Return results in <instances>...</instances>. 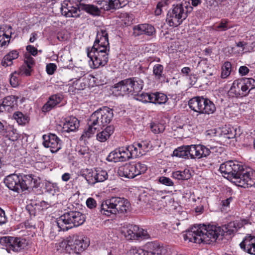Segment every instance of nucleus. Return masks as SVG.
Returning a JSON list of instances; mask_svg holds the SVG:
<instances>
[{"mask_svg": "<svg viewBox=\"0 0 255 255\" xmlns=\"http://www.w3.org/2000/svg\"><path fill=\"white\" fill-rule=\"evenodd\" d=\"M147 169V166L141 162H129L120 166L118 173L121 177L133 178L145 173Z\"/></svg>", "mask_w": 255, "mask_h": 255, "instance_id": "nucleus-9", "label": "nucleus"}, {"mask_svg": "<svg viewBox=\"0 0 255 255\" xmlns=\"http://www.w3.org/2000/svg\"><path fill=\"white\" fill-rule=\"evenodd\" d=\"M248 223V220L242 219L230 222L222 227L216 226H209V233L212 242H215L220 236H230L233 237L238 231Z\"/></svg>", "mask_w": 255, "mask_h": 255, "instance_id": "nucleus-4", "label": "nucleus"}, {"mask_svg": "<svg viewBox=\"0 0 255 255\" xmlns=\"http://www.w3.org/2000/svg\"><path fill=\"white\" fill-rule=\"evenodd\" d=\"M128 151L130 152L132 158H135L142 156L140 152H139V149L136 142L128 145Z\"/></svg>", "mask_w": 255, "mask_h": 255, "instance_id": "nucleus-43", "label": "nucleus"}, {"mask_svg": "<svg viewBox=\"0 0 255 255\" xmlns=\"http://www.w3.org/2000/svg\"><path fill=\"white\" fill-rule=\"evenodd\" d=\"M187 8L182 4L173 5L168 13V22L170 26L177 27L187 17Z\"/></svg>", "mask_w": 255, "mask_h": 255, "instance_id": "nucleus-13", "label": "nucleus"}, {"mask_svg": "<svg viewBox=\"0 0 255 255\" xmlns=\"http://www.w3.org/2000/svg\"><path fill=\"white\" fill-rule=\"evenodd\" d=\"M90 241L88 238H79L78 237H70L69 239L63 242V247L65 246V250L69 254H79L85 250L89 246Z\"/></svg>", "mask_w": 255, "mask_h": 255, "instance_id": "nucleus-11", "label": "nucleus"}, {"mask_svg": "<svg viewBox=\"0 0 255 255\" xmlns=\"http://www.w3.org/2000/svg\"><path fill=\"white\" fill-rule=\"evenodd\" d=\"M114 131L113 126H107L104 130L97 134V139L100 142H105L109 138Z\"/></svg>", "mask_w": 255, "mask_h": 255, "instance_id": "nucleus-29", "label": "nucleus"}, {"mask_svg": "<svg viewBox=\"0 0 255 255\" xmlns=\"http://www.w3.org/2000/svg\"><path fill=\"white\" fill-rule=\"evenodd\" d=\"M98 4L101 6V9L109 11L118 9L116 0H100Z\"/></svg>", "mask_w": 255, "mask_h": 255, "instance_id": "nucleus-32", "label": "nucleus"}, {"mask_svg": "<svg viewBox=\"0 0 255 255\" xmlns=\"http://www.w3.org/2000/svg\"><path fill=\"white\" fill-rule=\"evenodd\" d=\"M89 49V48L87 49V56L93 62L94 68L104 66L107 63L109 60V49H106L104 47H92L91 50Z\"/></svg>", "mask_w": 255, "mask_h": 255, "instance_id": "nucleus-12", "label": "nucleus"}, {"mask_svg": "<svg viewBox=\"0 0 255 255\" xmlns=\"http://www.w3.org/2000/svg\"><path fill=\"white\" fill-rule=\"evenodd\" d=\"M24 63L29 68H32L35 63L34 58L30 55H27L25 57Z\"/></svg>", "mask_w": 255, "mask_h": 255, "instance_id": "nucleus-56", "label": "nucleus"}, {"mask_svg": "<svg viewBox=\"0 0 255 255\" xmlns=\"http://www.w3.org/2000/svg\"><path fill=\"white\" fill-rule=\"evenodd\" d=\"M249 71V69L245 66H241L239 69V72L242 75H247Z\"/></svg>", "mask_w": 255, "mask_h": 255, "instance_id": "nucleus-61", "label": "nucleus"}, {"mask_svg": "<svg viewBox=\"0 0 255 255\" xmlns=\"http://www.w3.org/2000/svg\"><path fill=\"white\" fill-rule=\"evenodd\" d=\"M228 20L222 19L219 24L215 27V29L217 31H226L231 27L228 26Z\"/></svg>", "mask_w": 255, "mask_h": 255, "instance_id": "nucleus-48", "label": "nucleus"}, {"mask_svg": "<svg viewBox=\"0 0 255 255\" xmlns=\"http://www.w3.org/2000/svg\"><path fill=\"white\" fill-rule=\"evenodd\" d=\"M31 68H29L27 66H22L17 72L20 76H29L30 75Z\"/></svg>", "mask_w": 255, "mask_h": 255, "instance_id": "nucleus-52", "label": "nucleus"}, {"mask_svg": "<svg viewBox=\"0 0 255 255\" xmlns=\"http://www.w3.org/2000/svg\"><path fill=\"white\" fill-rule=\"evenodd\" d=\"M172 177L177 180H188L191 177L190 171L188 169H185L181 171H174L172 173Z\"/></svg>", "mask_w": 255, "mask_h": 255, "instance_id": "nucleus-35", "label": "nucleus"}, {"mask_svg": "<svg viewBox=\"0 0 255 255\" xmlns=\"http://www.w3.org/2000/svg\"><path fill=\"white\" fill-rule=\"evenodd\" d=\"M133 34L138 36L142 34L152 36L155 34L156 30L153 26L148 23L139 24L133 27Z\"/></svg>", "mask_w": 255, "mask_h": 255, "instance_id": "nucleus-21", "label": "nucleus"}, {"mask_svg": "<svg viewBox=\"0 0 255 255\" xmlns=\"http://www.w3.org/2000/svg\"><path fill=\"white\" fill-rule=\"evenodd\" d=\"M190 159H201L209 156L208 147L202 144L190 145Z\"/></svg>", "mask_w": 255, "mask_h": 255, "instance_id": "nucleus-18", "label": "nucleus"}, {"mask_svg": "<svg viewBox=\"0 0 255 255\" xmlns=\"http://www.w3.org/2000/svg\"><path fill=\"white\" fill-rule=\"evenodd\" d=\"M63 100V95L58 93L50 96L47 102L43 106L42 111L44 113L48 112L52 109L59 106V105Z\"/></svg>", "mask_w": 255, "mask_h": 255, "instance_id": "nucleus-22", "label": "nucleus"}, {"mask_svg": "<svg viewBox=\"0 0 255 255\" xmlns=\"http://www.w3.org/2000/svg\"><path fill=\"white\" fill-rule=\"evenodd\" d=\"M209 155L212 153L214 155L218 156L219 154H221L223 152L224 149L222 147L209 146Z\"/></svg>", "mask_w": 255, "mask_h": 255, "instance_id": "nucleus-50", "label": "nucleus"}, {"mask_svg": "<svg viewBox=\"0 0 255 255\" xmlns=\"http://www.w3.org/2000/svg\"><path fill=\"white\" fill-rule=\"evenodd\" d=\"M113 118V110L104 107L94 112L90 118V122L93 126L98 127L100 130L110 123Z\"/></svg>", "mask_w": 255, "mask_h": 255, "instance_id": "nucleus-8", "label": "nucleus"}, {"mask_svg": "<svg viewBox=\"0 0 255 255\" xmlns=\"http://www.w3.org/2000/svg\"><path fill=\"white\" fill-rule=\"evenodd\" d=\"M45 189L48 192L53 195L59 192L60 191V189L57 183L50 181L46 182Z\"/></svg>", "mask_w": 255, "mask_h": 255, "instance_id": "nucleus-40", "label": "nucleus"}, {"mask_svg": "<svg viewBox=\"0 0 255 255\" xmlns=\"http://www.w3.org/2000/svg\"><path fill=\"white\" fill-rule=\"evenodd\" d=\"M154 247L155 244L153 243H147L143 249L132 247L128 252V255H163L165 250L164 247H157L152 250H149Z\"/></svg>", "mask_w": 255, "mask_h": 255, "instance_id": "nucleus-14", "label": "nucleus"}, {"mask_svg": "<svg viewBox=\"0 0 255 255\" xmlns=\"http://www.w3.org/2000/svg\"><path fill=\"white\" fill-rule=\"evenodd\" d=\"M121 154V162H125L130 159H133L131 153L128 151V145L126 147H122L119 148Z\"/></svg>", "mask_w": 255, "mask_h": 255, "instance_id": "nucleus-37", "label": "nucleus"}, {"mask_svg": "<svg viewBox=\"0 0 255 255\" xmlns=\"http://www.w3.org/2000/svg\"><path fill=\"white\" fill-rule=\"evenodd\" d=\"M26 49L33 56H35L37 54V49L33 46L27 45Z\"/></svg>", "mask_w": 255, "mask_h": 255, "instance_id": "nucleus-60", "label": "nucleus"}, {"mask_svg": "<svg viewBox=\"0 0 255 255\" xmlns=\"http://www.w3.org/2000/svg\"><path fill=\"white\" fill-rule=\"evenodd\" d=\"M92 47H104L106 49H109L108 33L106 29L100 28L98 30L96 38Z\"/></svg>", "mask_w": 255, "mask_h": 255, "instance_id": "nucleus-19", "label": "nucleus"}, {"mask_svg": "<svg viewBox=\"0 0 255 255\" xmlns=\"http://www.w3.org/2000/svg\"><path fill=\"white\" fill-rule=\"evenodd\" d=\"M4 183L9 189L19 192L29 188L38 187L40 184V179L31 174L19 175L13 174L5 178Z\"/></svg>", "mask_w": 255, "mask_h": 255, "instance_id": "nucleus-2", "label": "nucleus"}, {"mask_svg": "<svg viewBox=\"0 0 255 255\" xmlns=\"http://www.w3.org/2000/svg\"><path fill=\"white\" fill-rule=\"evenodd\" d=\"M7 221V218L5 216L4 211L0 208V225L5 224Z\"/></svg>", "mask_w": 255, "mask_h": 255, "instance_id": "nucleus-59", "label": "nucleus"}, {"mask_svg": "<svg viewBox=\"0 0 255 255\" xmlns=\"http://www.w3.org/2000/svg\"><path fill=\"white\" fill-rule=\"evenodd\" d=\"M130 204L124 198L113 197L102 202L99 211L101 214L110 217L118 213L125 214L129 210Z\"/></svg>", "mask_w": 255, "mask_h": 255, "instance_id": "nucleus-3", "label": "nucleus"}, {"mask_svg": "<svg viewBox=\"0 0 255 255\" xmlns=\"http://www.w3.org/2000/svg\"><path fill=\"white\" fill-rule=\"evenodd\" d=\"M79 127V121L74 117L67 118L64 123L62 127L63 132H69L76 130Z\"/></svg>", "mask_w": 255, "mask_h": 255, "instance_id": "nucleus-24", "label": "nucleus"}, {"mask_svg": "<svg viewBox=\"0 0 255 255\" xmlns=\"http://www.w3.org/2000/svg\"><path fill=\"white\" fill-rule=\"evenodd\" d=\"M57 69V66L54 63H49L46 65V70L48 74L52 75Z\"/></svg>", "mask_w": 255, "mask_h": 255, "instance_id": "nucleus-55", "label": "nucleus"}, {"mask_svg": "<svg viewBox=\"0 0 255 255\" xmlns=\"http://www.w3.org/2000/svg\"><path fill=\"white\" fill-rule=\"evenodd\" d=\"M13 118L19 125H25L29 122V118L21 112H16L13 114Z\"/></svg>", "mask_w": 255, "mask_h": 255, "instance_id": "nucleus-38", "label": "nucleus"}, {"mask_svg": "<svg viewBox=\"0 0 255 255\" xmlns=\"http://www.w3.org/2000/svg\"><path fill=\"white\" fill-rule=\"evenodd\" d=\"M197 113L198 114L196 115V119H197L198 122L199 123H204L207 120V118L206 117V114L202 112Z\"/></svg>", "mask_w": 255, "mask_h": 255, "instance_id": "nucleus-58", "label": "nucleus"}, {"mask_svg": "<svg viewBox=\"0 0 255 255\" xmlns=\"http://www.w3.org/2000/svg\"><path fill=\"white\" fill-rule=\"evenodd\" d=\"M89 127L87 129H85L81 136V138L83 140H85V138L91 137L96 132V130L100 131V129L98 128V127L96 126H93L90 124V122L89 123Z\"/></svg>", "mask_w": 255, "mask_h": 255, "instance_id": "nucleus-39", "label": "nucleus"}, {"mask_svg": "<svg viewBox=\"0 0 255 255\" xmlns=\"http://www.w3.org/2000/svg\"><path fill=\"white\" fill-rule=\"evenodd\" d=\"M219 169L238 186L245 188L255 185V172L237 161H226L220 165Z\"/></svg>", "mask_w": 255, "mask_h": 255, "instance_id": "nucleus-1", "label": "nucleus"}, {"mask_svg": "<svg viewBox=\"0 0 255 255\" xmlns=\"http://www.w3.org/2000/svg\"><path fill=\"white\" fill-rule=\"evenodd\" d=\"M87 172L85 179L89 184L104 182L108 178L107 171L101 168L88 169Z\"/></svg>", "mask_w": 255, "mask_h": 255, "instance_id": "nucleus-16", "label": "nucleus"}, {"mask_svg": "<svg viewBox=\"0 0 255 255\" xmlns=\"http://www.w3.org/2000/svg\"><path fill=\"white\" fill-rule=\"evenodd\" d=\"M221 134L225 138L231 139L240 135V129L232 127L225 126L222 129Z\"/></svg>", "mask_w": 255, "mask_h": 255, "instance_id": "nucleus-28", "label": "nucleus"}, {"mask_svg": "<svg viewBox=\"0 0 255 255\" xmlns=\"http://www.w3.org/2000/svg\"><path fill=\"white\" fill-rule=\"evenodd\" d=\"M156 99L154 104H164L168 100L167 96L163 93H155Z\"/></svg>", "mask_w": 255, "mask_h": 255, "instance_id": "nucleus-47", "label": "nucleus"}, {"mask_svg": "<svg viewBox=\"0 0 255 255\" xmlns=\"http://www.w3.org/2000/svg\"><path fill=\"white\" fill-rule=\"evenodd\" d=\"M148 93H138L137 95H135L134 97H135V99L137 100L141 101L143 103H147V95Z\"/></svg>", "mask_w": 255, "mask_h": 255, "instance_id": "nucleus-54", "label": "nucleus"}, {"mask_svg": "<svg viewBox=\"0 0 255 255\" xmlns=\"http://www.w3.org/2000/svg\"><path fill=\"white\" fill-rule=\"evenodd\" d=\"M139 227L134 225H129L126 228L125 236L128 240H137Z\"/></svg>", "mask_w": 255, "mask_h": 255, "instance_id": "nucleus-33", "label": "nucleus"}, {"mask_svg": "<svg viewBox=\"0 0 255 255\" xmlns=\"http://www.w3.org/2000/svg\"><path fill=\"white\" fill-rule=\"evenodd\" d=\"M121 154L119 149H116L115 151L111 152L107 157V160L111 162H121Z\"/></svg>", "mask_w": 255, "mask_h": 255, "instance_id": "nucleus-42", "label": "nucleus"}, {"mask_svg": "<svg viewBox=\"0 0 255 255\" xmlns=\"http://www.w3.org/2000/svg\"><path fill=\"white\" fill-rule=\"evenodd\" d=\"M18 57V52L16 50H12L5 55L1 60V65L4 67L11 66L12 60L16 59Z\"/></svg>", "mask_w": 255, "mask_h": 255, "instance_id": "nucleus-34", "label": "nucleus"}, {"mask_svg": "<svg viewBox=\"0 0 255 255\" xmlns=\"http://www.w3.org/2000/svg\"><path fill=\"white\" fill-rule=\"evenodd\" d=\"M165 128V127L163 124L154 123L150 124L151 130L155 134L163 132Z\"/></svg>", "mask_w": 255, "mask_h": 255, "instance_id": "nucleus-44", "label": "nucleus"}, {"mask_svg": "<svg viewBox=\"0 0 255 255\" xmlns=\"http://www.w3.org/2000/svg\"><path fill=\"white\" fill-rule=\"evenodd\" d=\"M240 246L244 251L255 255V237L247 236L240 244Z\"/></svg>", "mask_w": 255, "mask_h": 255, "instance_id": "nucleus-23", "label": "nucleus"}, {"mask_svg": "<svg viewBox=\"0 0 255 255\" xmlns=\"http://www.w3.org/2000/svg\"><path fill=\"white\" fill-rule=\"evenodd\" d=\"M149 236L148 234L146 231L139 228V231L137 235V240H138L140 238L143 239H146L149 238Z\"/></svg>", "mask_w": 255, "mask_h": 255, "instance_id": "nucleus-57", "label": "nucleus"}, {"mask_svg": "<svg viewBox=\"0 0 255 255\" xmlns=\"http://www.w3.org/2000/svg\"><path fill=\"white\" fill-rule=\"evenodd\" d=\"M39 205L40 207H41V210L47 209L49 207L51 206V203H49L47 202L42 201L40 202Z\"/></svg>", "mask_w": 255, "mask_h": 255, "instance_id": "nucleus-63", "label": "nucleus"}, {"mask_svg": "<svg viewBox=\"0 0 255 255\" xmlns=\"http://www.w3.org/2000/svg\"><path fill=\"white\" fill-rule=\"evenodd\" d=\"M86 203L87 207L91 210L95 209L97 205V201L91 197H89L87 199Z\"/></svg>", "mask_w": 255, "mask_h": 255, "instance_id": "nucleus-53", "label": "nucleus"}, {"mask_svg": "<svg viewBox=\"0 0 255 255\" xmlns=\"http://www.w3.org/2000/svg\"><path fill=\"white\" fill-rule=\"evenodd\" d=\"M209 230V226L207 227L204 225L195 226L187 232L184 236V239L185 240H188L189 242L195 243L210 244L212 241L210 235L208 234Z\"/></svg>", "mask_w": 255, "mask_h": 255, "instance_id": "nucleus-7", "label": "nucleus"}, {"mask_svg": "<svg viewBox=\"0 0 255 255\" xmlns=\"http://www.w3.org/2000/svg\"><path fill=\"white\" fill-rule=\"evenodd\" d=\"M56 37L59 41H64L66 39V35L63 31L58 32Z\"/></svg>", "mask_w": 255, "mask_h": 255, "instance_id": "nucleus-64", "label": "nucleus"}, {"mask_svg": "<svg viewBox=\"0 0 255 255\" xmlns=\"http://www.w3.org/2000/svg\"><path fill=\"white\" fill-rule=\"evenodd\" d=\"M158 181L160 183L168 186L174 185V183L171 179L165 176H161L159 178Z\"/></svg>", "mask_w": 255, "mask_h": 255, "instance_id": "nucleus-51", "label": "nucleus"}, {"mask_svg": "<svg viewBox=\"0 0 255 255\" xmlns=\"http://www.w3.org/2000/svg\"><path fill=\"white\" fill-rule=\"evenodd\" d=\"M139 149V152L141 155H144L148 151L149 143L147 141H141L136 142Z\"/></svg>", "mask_w": 255, "mask_h": 255, "instance_id": "nucleus-46", "label": "nucleus"}, {"mask_svg": "<svg viewBox=\"0 0 255 255\" xmlns=\"http://www.w3.org/2000/svg\"><path fill=\"white\" fill-rule=\"evenodd\" d=\"M255 80L253 78H242L234 81L228 94L230 97H240L247 96V91L250 85L254 86Z\"/></svg>", "mask_w": 255, "mask_h": 255, "instance_id": "nucleus-10", "label": "nucleus"}, {"mask_svg": "<svg viewBox=\"0 0 255 255\" xmlns=\"http://www.w3.org/2000/svg\"><path fill=\"white\" fill-rule=\"evenodd\" d=\"M205 100L203 97H195L189 101L188 105L194 112L202 113Z\"/></svg>", "mask_w": 255, "mask_h": 255, "instance_id": "nucleus-26", "label": "nucleus"}, {"mask_svg": "<svg viewBox=\"0 0 255 255\" xmlns=\"http://www.w3.org/2000/svg\"><path fill=\"white\" fill-rule=\"evenodd\" d=\"M43 145L45 147L50 148L52 153H55L61 148L62 141L55 134L49 133L42 136Z\"/></svg>", "mask_w": 255, "mask_h": 255, "instance_id": "nucleus-17", "label": "nucleus"}, {"mask_svg": "<svg viewBox=\"0 0 255 255\" xmlns=\"http://www.w3.org/2000/svg\"><path fill=\"white\" fill-rule=\"evenodd\" d=\"M216 109L215 105L213 102L205 98L202 113L208 115L213 114L216 111Z\"/></svg>", "mask_w": 255, "mask_h": 255, "instance_id": "nucleus-36", "label": "nucleus"}, {"mask_svg": "<svg viewBox=\"0 0 255 255\" xmlns=\"http://www.w3.org/2000/svg\"><path fill=\"white\" fill-rule=\"evenodd\" d=\"M85 219V215L79 211H68L56 219L55 225L58 231H65L82 225Z\"/></svg>", "mask_w": 255, "mask_h": 255, "instance_id": "nucleus-5", "label": "nucleus"}, {"mask_svg": "<svg viewBox=\"0 0 255 255\" xmlns=\"http://www.w3.org/2000/svg\"><path fill=\"white\" fill-rule=\"evenodd\" d=\"M60 9L62 14L67 17H78L80 15L82 10L79 7V4L77 6H74L66 1L62 3Z\"/></svg>", "mask_w": 255, "mask_h": 255, "instance_id": "nucleus-20", "label": "nucleus"}, {"mask_svg": "<svg viewBox=\"0 0 255 255\" xmlns=\"http://www.w3.org/2000/svg\"><path fill=\"white\" fill-rule=\"evenodd\" d=\"M17 97L14 96H8L3 98L2 103H0V112L8 111L17 105Z\"/></svg>", "mask_w": 255, "mask_h": 255, "instance_id": "nucleus-25", "label": "nucleus"}, {"mask_svg": "<svg viewBox=\"0 0 255 255\" xmlns=\"http://www.w3.org/2000/svg\"><path fill=\"white\" fill-rule=\"evenodd\" d=\"M144 85L143 81L138 77H131L123 80L114 85L115 91L120 94H129L134 96L141 92Z\"/></svg>", "mask_w": 255, "mask_h": 255, "instance_id": "nucleus-6", "label": "nucleus"}, {"mask_svg": "<svg viewBox=\"0 0 255 255\" xmlns=\"http://www.w3.org/2000/svg\"><path fill=\"white\" fill-rule=\"evenodd\" d=\"M19 76L20 75L16 71L11 74L9 81L12 87H16L18 85Z\"/></svg>", "mask_w": 255, "mask_h": 255, "instance_id": "nucleus-49", "label": "nucleus"}, {"mask_svg": "<svg viewBox=\"0 0 255 255\" xmlns=\"http://www.w3.org/2000/svg\"><path fill=\"white\" fill-rule=\"evenodd\" d=\"M79 7L88 13L94 16H99L101 14V8L93 4H88L83 3H79Z\"/></svg>", "mask_w": 255, "mask_h": 255, "instance_id": "nucleus-27", "label": "nucleus"}, {"mask_svg": "<svg viewBox=\"0 0 255 255\" xmlns=\"http://www.w3.org/2000/svg\"><path fill=\"white\" fill-rule=\"evenodd\" d=\"M0 243L5 244L9 250L15 252L21 251L27 246L25 239L14 237H3L0 238Z\"/></svg>", "mask_w": 255, "mask_h": 255, "instance_id": "nucleus-15", "label": "nucleus"}, {"mask_svg": "<svg viewBox=\"0 0 255 255\" xmlns=\"http://www.w3.org/2000/svg\"><path fill=\"white\" fill-rule=\"evenodd\" d=\"M153 75L155 80L161 83L165 81V75L164 73V67L162 65L157 64L153 67Z\"/></svg>", "mask_w": 255, "mask_h": 255, "instance_id": "nucleus-30", "label": "nucleus"}, {"mask_svg": "<svg viewBox=\"0 0 255 255\" xmlns=\"http://www.w3.org/2000/svg\"><path fill=\"white\" fill-rule=\"evenodd\" d=\"M231 63L228 61L225 62L222 68L221 77L226 78L229 76L231 72Z\"/></svg>", "mask_w": 255, "mask_h": 255, "instance_id": "nucleus-45", "label": "nucleus"}, {"mask_svg": "<svg viewBox=\"0 0 255 255\" xmlns=\"http://www.w3.org/2000/svg\"><path fill=\"white\" fill-rule=\"evenodd\" d=\"M119 17L126 26L130 25L134 19L132 14L127 12L121 13L119 15Z\"/></svg>", "mask_w": 255, "mask_h": 255, "instance_id": "nucleus-41", "label": "nucleus"}, {"mask_svg": "<svg viewBox=\"0 0 255 255\" xmlns=\"http://www.w3.org/2000/svg\"><path fill=\"white\" fill-rule=\"evenodd\" d=\"M190 145H183L178 147L173 151V155L176 157L183 158L185 159L190 158V153L189 152Z\"/></svg>", "mask_w": 255, "mask_h": 255, "instance_id": "nucleus-31", "label": "nucleus"}, {"mask_svg": "<svg viewBox=\"0 0 255 255\" xmlns=\"http://www.w3.org/2000/svg\"><path fill=\"white\" fill-rule=\"evenodd\" d=\"M232 197H230L226 200H224L222 201V208L224 209L226 207H229L231 202L232 201Z\"/></svg>", "mask_w": 255, "mask_h": 255, "instance_id": "nucleus-62", "label": "nucleus"}]
</instances>
